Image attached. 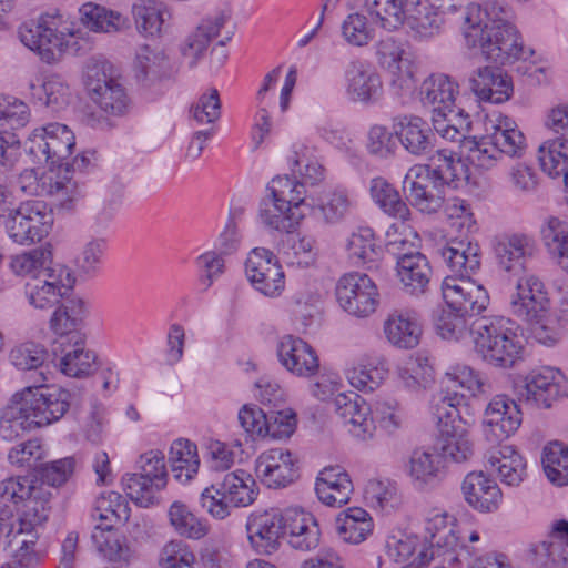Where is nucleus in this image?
Masks as SVG:
<instances>
[{
	"label": "nucleus",
	"instance_id": "nucleus-4",
	"mask_svg": "<svg viewBox=\"0 0 568 568\" xmlns=\"http://www.w3.org/2000/svg\"><path fill=\"white\" fill-rule=\"evenodd\" d=\"M75 34L72 22L59 9L39 14L18 29L20 41L45 63L61 60Z\"/></svg>",
	"mask_w": 568,
	"mask_h": 568
},
{
	"label": "nucleus",
	"instance_id": "nucleus-23",
	"mask_svg": "<svg viewBox=\"0 0 568 568\" xmlns=\"http://www.w3.org/2000/svg\"><path fill=\"white\" fill-rule=\"evenodd\" d=\"M353 490L351 477L341 466H327L316 477L315 493L327 506L341 507L347 504Z\"/></svg>",
	"mask_w": 568,
	"mask_h": 568
},
{
	"label": "nucleus",
	"instance_id": "nucleus-40",
	"mask_svg": "<svg viewBox=\"0 0 568 568\" xmlns=\"http://www.w3.org/2000/svg\"><path fill=\"white\" fill-rule=\"evenodd\" d=\"M85 316V305L81 298H71L60 304L50 318V329L59 336L81 338L78 328Z\"/></svg>",
	"mask_w": 568,
	"mask_h": 568
},
{
	"label": "nucleus",
	"instance_id": "nucleus-62",
	"mask_svg": "<svg viewBox=\"0 0 568 568\" xmlns=\"http://www.w3.org/2000/svg\"><path fill=\"white\" fill-rule=\"evenodd\" d=\"M158 562L160 568H199L195 552L180 539H172L164 544Z\"/></svg>",
	"mask_w": 568,
	"mask_h": 568
},
{
	"label": "nucleus",
	"instance_id": "nucleus-30",
	"mask_svg": "<svg viewBox=\"0 0 568 568\" xmlns=\"http://www.w3.org/2000/svg\"><path fill=\"white\" fill-rule=\"evenodd\" d=\"M396 275L410 294L425 292L432 275V266L427 257L418 251L409 252L396 260Z\"/></svg>",
	"mask_w": 568,
	"mask_h": 568
},
{
	"label": "nucleus",
	"instance_id": "nucleus-27",
	"mask_svg": "<svg viewBox=\"0 0 568 568\" xmlns=\"http://www.w3.org/2000/svg\"><path fill=\"white\" fill-rule=\"evenodd\" d=\"M485 424L496 439L507 438L520 426L521 412L513 399L497 395L485 410Z\"/></svg>",
	"mask_w": 568,
	"mask_h": 568
},
{
	"label": "nucleus",
	"instance_id": "nucleus-25",
	"mask_svg": "<svg viewBox=\"0 0 568 568\" xmlns=\"http://www.w3.org/2000/svg\"><path fill=\"white\" fill-rule=\"evenodd\" d=\"M486 467L508 486H519L527 475L524 457L511 445H499L487 454Z\"/></svg>",
	"mask_w": 568,
	"mask_h": 568
},
{
	"label": "nucleus",
	"instance_id": "nucleus-53",
	"mask_svg": "<svg viewBox=\"0 0 568 568\" xmlns=\"http://www.w3.org/2000/svg\"><path fill=\"white\" fill-rule=\"evenodd\" d=\"M168 517L174 531L182 537L197 540L207 534V526L182 501L171 504Z\"/></svg>",
	"mask_w": 568,
	"mask_h": 568
},
{
	"label": "nucleus",
	"instance_id": "nucleus-61",
	"mask_svg": "<svg viewBox=\"0 0 568 568\" xmlns=\"http://www.w3.org/2000/svg\"><path fill=\"white\" fill-rule=\"evenodd\" d=\"M544 241L559 265L568 272V224L557 217H549L542 230Z\"/></svg>",
	"mask_w": 568,
	"mask_h": 568
},
{
	"label": "nucleus",
	"instance_id": "nucleus-38",
	"mask_svg": "<svg viewBox=\"0 0 568 568\" xmlns=\"http://www.w3.org/2000/svg\"><path fill=\"white\" fill-rule=\"evenodd\" d=\"M423 165L428 169L429 175L444 186L453 184L457 187L459 182L468 178L467 166L463 160L453 151L445 149L436 151L428 158V163Z\"/></svg>",
	"mask_w": 568,
	"mask_h": 568
},
{
	"label": "nucleus",
	"instance_id": "nucleus-1",
	"mask_svg": "<svg viewBox=\"0 0 568 568\" xmlns=\"http://www.w3.org/2000/svg\"><path fill=\"white\" fill-rule=\"evenodd\" d=\"M436 8L444 18L446 14L460 17L467 45L479 49L487 61L506 64L527 59L531 53L524 49L517 30L498 17L504 10L496 2L483 9L468 0H439Z\"/></svg>",
	"mask_w": 568,
	"mask_h": 568
},
{
	"label": "nucleus",
	"instance_id": "nucleus-41",
	"mask_svg": "<svg viewBox=\"0 0 568 568\" xmlns=\"http://www.w3.org/2000/svg\"><path fill=\"white\" fill-rule=\"evenodd\" d=\"M335 524L338 537L353 545L364 541L373 529L369 514L359 507H352L341 513Z\"/></svg>",
	"mask_w": 568,
	"mask_h": 568
},
{
	"label": "nucleus",
	"instance_id": "nucleus-21",
	"mask_svg": "<svg viewBox=\"0 0 568 568\" xmlns=\"http://www.w3.org/2000/svg\"><path fill=\"white\" fill-rule=\"evenodd\" d=\"M459 87L455 80L443 73L427 77L419 89L420 101L432 109L433 115L443 116L455 108Z\"/></svg>",
	"mask_w": 568,
	"mask_h": 568
},
{
	"label": "nucleus",
	"instance_id": "nucleus-59",
	"mask_svg": "<svg viewBox=\"0 0 568 568\" xmlns=\"http://www.w3.org/2000/svg\"><path fill=\"white\" fill-rule=\"evenodd\" d=\"M469 315L462 311L449 307L442 310L435 320V328L437 334L447 341H458L468 334Z\"/></svg>",
	"mask_w": 568,
	"mask_h": 568
},
{
	"label": "nucleus",
	"instance_id": "nucleus-19",
	"mask_svg": "<svg viewBox=\"0 0 568 568\" xmlns=\"http://www.w3.org/2000/svg\"><path fill=\"white\" fill-rule=\"evenodd\" d=\"M277 356L288 372L300 377H312L320 369L315 351L300 337H282L277 346Z\"/></svg>",
	"mask_w": 568,
	"mask_h": 568
},
{
	"label": "nucleus",
	"instance_id": "nucleus-35",
	"mask_svg": "<svg viewBox=\"0 0 568 568\" xmlns=\"http://www.w3.org/2000/svg\"><path fill=\"white\" fill-rule=\"evenodd\" d=\"M405 8V20L420 38H433L440 33L445 18L436 7L427 4L425 0H406Z\"/></svg>",
	"mask_w": 568,
	"mask_h": 568
},
{
	"label": "nucleus",
	"instance_id": "nucleus-22",
	"mask_svg": "<svg viewBox=\"0 0 568 568\" xmlns=\"http://www.w3.org/2000/svg\"><path fill=\"white\" fill-rule=\"evenodd\" d=\"M225 21L224 13L209 16L202 19L197 27L183 39L179 51L190 68H193L203 57L211 41L220 34Z\"/></svg>",
	"mask_w": 568,
	"mask_h": 568
},
{
	"label": "nucleus",
	"instance_id": "nucleus-46",
	"mask_svg": "<svg viewBox=\"0 0 568 568\" xmlns=\"http://www.w3.org/2000/svg\"><path fill=\"white\" fill-rule=\"evenodd\" d=\"M50 507H34L30 505L28 509H22L20 516L13 526L8 544H14V540L26 541V544L38 545L40 531L49 517Z\"/></svg>",
	"mask_w": 568,
	"mask_h": 568
},
{
	"label": "nucleus",
	"instance_id": "nucleus-55",
	"mask_svg": "<svg viewBox=\"0 0 568 568\" xmlns=\"http://www.w3.org/2000/svg\"><path fill=\"white\" fill-rule=\"evenodd\" d=\"M399 377L407 389L418 392L433 384L434 368L428 357L417 354L399 369Z\"/></svg>",
	"mask_w": 568,
	"mask_h": 568
},
{
	"label": "nucleus",
	"instance_id": "nucleus-43",
	"mask_svg": "<svg viewBox=\"0 0 568 568\" xmlns=\"http://www.w3.org/2000/svg\"><path fill=\"white\" fill-rule=\"evenodd\" d=\"M491 129L493 132L489 135L501 158L503 155L521 156L526 146V139L511 119L499 115Z\"/></svg>",
	"mask_w": 568,
	"mask_h": 568
},
{
	"label": "nucleus",
	"instance_id": "nucleus-44",
	"mask_svg": "<svg viewBox=\"0 0 568 568\" xmlns=\"http://www.w3.org/2000/svg\"><path fill=\"white\" fill-rule=\"evenodd\" d=\"M82 24L94 32L114 33L128 26V20L120 12L87 2L80 8Z\"/></svg>",
	"mask_w": 568,
	"mask_h": 568
},
{
	"label": "nucleus",
	"instance_id": "nucleus-39",
	"mask_svg": "<svg viewBox=\"0 0 568 568\" xmlns=\"http://www.w3.org/2000/svg\"><path fill=\"white\" fill-rule=\"evenodd\" d=\"M531 248L530 240L519 234L503 236L495 244V253L499 265L505 271L515 273L525 268V260L530 254Z\"/></svg>",
	"mask_w": 568,
	"mask_h": 568
},
{
	"label": "nucleus",
	"instance_id": "nucleus-49",
	"mask_svg": "<svg viewBox=\"0 0 568 568\" xmlns=\"http://www.w3.org/2000/svg\"><path fill=\"white\" fill-rule=\"evenodd\" d=\"M541 464L547 479L557 487L568 485V445L551 442L542 449Z\"/></svg>",
	"mask_w": 568,
	"mask_h": 568
},
{
	"label": "nucleus",
	"instance_id": "nucleus-14",
	"mask_svg": "<svg viewBox=\"0 0 568 568\" xmlns=\"http://www.w3.org/2000/svg\"><path fill=\"white\" fill-rule=\"evenodd\" d=\"M245 273L252 285L268 297L278 296L285 286V275L275 255L263 247L251 251Z\"/></svg>",
	"mask_w": 568,
	"mask_h": 568
},
{
	"label": "nucleus",
	"instance_id": "nucleus-9",
	"mask_svg": "<svg viewBox=\"0 0 568 568\" xmlns=\"http://www.w3.org/2000/svg\"><path fill=\"white\" fill-rule=\"evenodd\" d=\"M21 190L34 196H49L63 207L71 205L82 196L79 183L72 178L68 166L59 165L40 175L34 170H26L20 174Z\"/></svg>",
	"mask_w": 568,
	"mask_h": 568
},
{
	"label": "nucleus",
	"instance_id": "nucleus-54",
	"mask_svg": "<svg viewBox=\"0 0 568 568\" xmlns=\"http://www.w3.org/2000/svg\"><path fill=\"white\" fill-rule=\"evenodd\" d=\"M36 427L13 394L0 416V437L12 442Z\"/></svg>",
	"mask_w": 568,
	"mask_h": 568
},
{
	"label": "nucleus",
	"instance_id": "nucleus-31",
	"mask_svg": "<svg viewBox=\"0 0 568 568\" xmlns=\"http://www.w3.org/2000/svg\"><path fill=\"white\" fill-rule=\"evenodd\" d=\"M344 79L346 92L354 101L368 102L378 95L382 88L378 74L359 59L347 63Z\"/></svg>",
	"mask_w": 568,
	"mask_h": 568
},
{
	"label": "nucleus",
	"instance_id": "nucleus-63",
	"mask_svg": "<svg viewBox=\"0 0 568 568\" xmlns=\"http://www.w3.org/2000/svg\"><path fill=\"white\" fill-rule=\"evenodd\" d=\"M440 467L438 455L425 450H414L408 462L409 476L418 486L437 479Z\"/></svg>",
	"mask_w": 568,
	"mask_h": 568
},
{
	"label": "nucleus",
	"instance_id": "nucleus-7",
	"mask_svg": "<svg viewBox=\"0 0 568 568\" xmlns=\"http://www.w3.org/2000/svg\"><path fill=\"white\" fill-rule=\"evenodd\" d=\"M83 82L90 100L110 115H123L130 108L125 88L115 78L108 61L90 60L84 69Z\"/></svg>",
	"mask_w": 568,
	"mask_h": 568
},
{
	"label": "nucleus",
	"instance_id": "nucleus-11",
	"mask_svg": "<svg viewBox=\"0 0 568 568\" xmlns=\"http://www.w3.org/2000/svg\"><path fill=\"white\" fill-rule=\"evenodd\" d=\"M335 295L338 305L347 314L359 318L375 313L379 304L378 288L364 273L344 274L336 284Z\"/></svg>",
	"mask_w": 568,
	"mask_h": 568
},
{
	"label": "nucleus",
	"instance_id": "nucleus-36",
	"mask_svg": "<svg viewBox=\"0 0 568 568\" xmlns=\"http://www.w3.org/2000/svg\"><path fill=\"white\" fill-rule=\"evenodd\" d=\"M384 333L394 346L414 348L419 344L422 326L415 315L395 312L385 321Z\"/></svg>",
	"mask_w": 568,
	"mask_h": 568
},
{
	"label": "nucleus",
	"instance_id": "nucleus-2",
	"mask_svg": "<svg viewBox=\"0 0 568 568\" xmlns=\"http://www.w3.org/2000/svg\"><path fill=\"white\" fill-rule=\"evenodd\" d=\"M439 253L453 273L442 284L443 297L449 307L471 316L486 310L489 296L483 285L470 278L480 267V247L477 243L453 239Z\"/></svg>",
	"mask_w": 568,
	"mask_h": 568
},
{
	"label": "nucleus",
	"instance_id": "nucleus-34",
	"mask_svg": "<svg viewBox=\"0 0 568 568\" xmlns=\"http://www.w3.org/2000/svg\"><path fill=\"white\" fill-rule=\"evenodd\" d=\"M258 216L262 224L267 229L291 233L303 221L305 213L294 210L292 206L268 195L261 203Z\"/></svg>",
	"mask_w": 568,
	"mask_h": 568
},
{
	"label": "nucleus",
	"instance_id": "nucleus-12",
	"mask_svg": "<svg viewBox=\"0 0 568 568\" xmlns=\"http://www.w3.org/2000/svg\"><path fill=\"white\" fill-rule=\"evenodd\" d=\"M52 223V213L43 202L28 201L19 204L4 227L13 242L31 245L48 235Z\"/></svg>",
	"mask_w": 568,
	"mask_h": 568
},
{
	"label": "nucleus",
	"instance_id": "nucleus-52",
	"mask_svg": "<svg viewBox=\"0 0 568 568\" xmlns=\"http://www.w3.org/2000/svg\"><path fill=\"white\" fill-rule=\"evenodd\" d=\"M92 517L98 518L102 526L114 527L129 520L130 508L122 495L109 491L97 499Z\"/></svg>",
	"mask_w": 568,
	"mask_h": 568
},
{
	"label": "nucleus",
	"instance_id": "nucleus-47",
	"mask_svg": "<svg viewBox=\"0 0 568 568\" xmlns=\"http://www.w3.org/2000/svg\"><path fill=\"white\" fill-rule=\"evenodd\" d=\"M345 250L355 265L375 264L381 253L375 234L369 227H358L352 232L346 239Z\"/></svg>",
	"mask_w": 568,
	"mask_h": 568
},
{
	"label": "nucleus",
	"instance_id": "nucleus-51",
	"mask_svg": "<svg viewBox=\"0 0 568 568\" xmlns=\"http://www.w3.org/2000/svg\"><path fill=\"white\" fill-rule=\"evenodd\" d=\"M541 170L551 178L568 173V140L548 139L538 149Z\"/></svg>",
	"mask_w": 568,
	"mask_h": 568
},
{
	"label": "nucleus",
	"instance_id": "nucleus-20",
	"mask_svg": "<svg viewBox=\"0 0 568 568\" xmlns=\"http://www.w3.org/2000/svg\"><path fill=\"white\" fill-rule=\"evenodd\" d=\"M425 541L428 552L435 551V558L448 556V560L455 559L454 552L459 547V537L456 529V519L447 513H437L427 519Z\"/></svg>",
	"mask_w": 568,
	"mask_h": 568
},
{
	"label": "nucleus",
	"instance_id": "nucleus-17",
	"mask_svg": "<svg viewBox=\"0 0 568 568\" xmlns=\"http://www.w3.org/2000/svg\"><path fill=\"white\" fill-rule=\"evenodd\" d=\"M252 547L263 555L275 552L285 535L284 511L264 510L251 516L246 525Z\"/></svg>",
	"mask_w": 568,
	"mask_h": 568
},
{
	"label": "nucleus",
	"instance_id": "nucleus-10",
	"mask_svg": "<svg viewBox=\"0 0 568 568\" xmlns=\"http://www.w3.org/2000/svg\"><path fill=\"white\" fill-rule=\"evenodd\" d=\"M519 398L537 408H550L568 395V381L557 368L544 366L530 371L517 384Z\"/></svg>",
	"mask_w": 568,
	"mask_h": 568
},
{
	"label": "nucleus",
	"instance_id": "nucleus-57",
	"mask_svg": "<svg viewBox=\"0 0 568 568\" xmlns=\"http://www.w3.org/2000/svg\"><path fill=\"white\" fill-rule=\"evenodd\" d=\"M71 349H63V356L59 366L61 372L70 377H82L88 375L94 363L95 356L92 352L85 349L82 338L73 341Z\"/></svg>",
	"mask_w": 568,
	"mask_h": 568
},
{
	"label": "nucleus",
	"instance_id": "nucleus-6",
	"mask_svg": "<svg viewBox=\"0 0 568 568\" xmlns=\"http://www.w3.org/2000/svg\"><path fill=\"white\" fill-rule=\"evenodd\" d=\"M258 495L255 479L243 469L227 473L201 495L202 506L215 518L224 519L231 507H247Z\"/></svg>",
	"mask_w": 568,
	"mask_h": 568
},
{
	"label": "nucleus",
	"instance_id": "nucleus-15",
	"mask_svg": "<svg viewBox=\"0 0 568 568\" xmlns=\"http://www.w3.org/2000/svg\"><path fill=\"white\" fill-rule=\"evenodd\" d=\"M428 169L415 164L405 174L403 187L407 199L418 211L436 213L444 204V185L429 175Z\"/></svg>",
	"mask_w": 568,
	"mask_h": 568
},
{
	"label": "nucleus",
	"instance_id": "nucleus-45",
	"mask_svg": "<svg viewBox=\"0 0 568 568\" xmlns=\"http://www.w3.org/2000/svg\"><path fill=\"white\" fill-rule=\"evenodd\" d=\"M169 462L174 477L181 483L189 481L200 468L196 445L184 438L174 440L170 448Z\"/></svg>",
	"mask_w": 568,
	"mask_h": 568
},
{
	"label": "nucleus",
	"instance_id": "nucleus-29",
	"mask_svg": "<svg viewBox=\"0 0 568 568\" xmlns=\"http://www.w3.org/2000/svg\"><path fill=\"white\" fill-rule=\"evenodd\" d=\"M334 405L337 415L345 424L351 426L352 432L357 437L371 435L374 428V419L371 416V407L357 394H337L334 398Z\"/></svg>",
	"mask_w": 568,
	"mask_h": 568
},
{
	"label": "nucleus",
	"instance_id": "nucleus-26",
	"mask_svg": "<svg viewBox=\"0 0 568 568\" xmlns=\"http://www.w3.org/2000/svg\"><path fill=\"white\" fill-rule=\"evenodd\" d=\"M462 489L468 505L483 513L497 509L503 497L497 483L483 471L469 473Z\"/></svg>",
	"mask_w": 568,
	"mask_h": 568
},
{
	"label": "nucleus",
	"instance_id": "nucleus-16",
	"mask_svg": "<svg viewBox=\"0 0 568 568\" xmlns=\"http://www.w3.org/2000/svg\"><path fill=\"white\" fill-rule=\"evenodd\" d=\"M256 476L270 488H282L298 478V467L292 453L284 448L263 452L255 462Z\"/></svg>",
	"mask_w": 568,
	"mask_h": 568
},
{
	"label": "nucleus",
	"instance_id": "nucleus-32",
	"mask_svg": "<svg viewBox=\"0 0 568 568\" xmlns=\"http://www.w3.org/2000/svg\"><path fill=\"white\" fill-rule=\"evenodd\" d=\"M0 496L13 503L24 501L23 509L30 505L49 507L51 493L28 477H9L0 483Z\"/></svg>",
	"mask_w": 568,
	"mask_h": 568
},
{
	"label": "nucleus",
	"instance_id": "nucleus-42",
	"mask_svg": "<svg viewBox=\"0 0 568 568\" xmlns=\"http://www.w3.org/2000/svg\"><path fill=\"white\" fill-rule=\"evenodd\" d=\"M97 550L110 561L129 562L134 550L113 527L97 525L91 535Z\"/></svg>",
	"mask_w": 568,
	"mask_h": 568
},
{
	"label": "nucleus",
	"instance_id": "nucleus-8",
	"mask_svg": "<svg viewBox=\"0 0 568 568\" xmlns=\"http://www.w3.org/2000/svg\"><path fill=\"white\" fill-rule=\"evenodd\" d=\"M45 381L44 373L39 372L37 377L39 385L27 386L14 393L36 428L58 422L70 407L69 393L64 389L44 386Z\"/></svg>",
	"mask_w": 568,
	"mask_h": 568
},
{
	"label": "nucleus",
	"instance_id": "nucleus-28",
	"mask_svg": "<svg viewBox=\"0 0 568 568\" xmlns=\"http://www.w3.org/2000/svg\"><path fill=\"white\" fill-rule=\"evenodd\" d=\"M471 91L483 101L503 103L513 95L511 79L498 68H479L470 79Z\"/></svg>",
	"mask_w": 568,
	"mask_h": 568
},
{
	"label": "nucleus",
	"instance_id": "nucleus-60",
	"mask_svg": "<svg viewBox=\"0 0 568 568\" xmlns=\"http://www.w3.org/2000/svg\"><path fill=\"white\" fill-rule=\"evenodd\" d=\"M48 352L41 344L34 342H24L16 345L9 352V362L19 371H39L42 372Z\"/></svg>",
	"mask_w": 568,
	"mask_h": 568
},
{
	"label": "nucleus",
	"instance_id": "nucleus-48",
	"mask_svg": "<svg viewBox=\"0 0 568 568\" xmlns=\"http://www.w3.org/2000/svg\"><path fill=\"white\" fill-rule=\"evenodd\" d=\"M135 67L143 77L153 79L171 78L178 71L164 49L150 45H142L139 49Z\"/></svg>",
	"mask_w": 568,
	"mask_h": 568
},
{
	"label": "nucleus",
	"instance_id": "nucleus-33",
	"mask_svg": "<svg viewBox=\"0 0 568 568\" xmlns=\"http://www.w3.org/2000/svg\"><path fill=\"white\" fill-rule=\"evenodd\" d=\"M395 133L406 151L425 155L433 148V133L428 123L419 116H404L395 124Z\"/></svg>",
	"mask_w": 568,
	"mask_h": 568
},
{
	"label": "nucleus",
	"instance_id": "nucleus-24",
	"mask_svg": "<svg viewBox=\"0 0 568 568\" xmlns=\"http://www.w3.org/2000/svg\"><path fill=\"white\" fill-rule=\"evenodd\" d=\"M376 57L378 64L390 73L403 78L409 87L413 80L414 55L407 42L386 37L376 44Z\"/></svg>",
	"mask_w": 568,
	"mask_h": 568
},
{
	"label": "nucleus",
	"instance_id": "nucleus-13",
	"mask_svg": "<svg viewBox=\"0 0 568 568\" xmlns=\"http://www.w3.org/2000/svg\"><path fill=\"white\" fill-rule=\"evenodd\" d=\"M28 150L38 160L51 164L68 159L75 145L73 132L61 123H49L36 129L27 141Z\"/></svg>",
	"mask_w": 568,
	"mask_h": 568
},
{
	"label": "nucleus",
	"instance_id": "nucleus-50",
	"mask_svg": "<svg viewBox=\"0 0 568 568\" xmlns=\"http://www.w3.org/2000/svg\"><path fill=\"white\" fill-rule=\"evenodd\" d=\"M371 196L376 204L389 216L406 221L410 211L402 200L397 190L383 178H375L371 182Z\"/></svg>",
	"mask_w": 568,
	"mask_h": 568
},
{
	"label": "nucleus",
	"instance_id": "nucleus-3",
	"mask_svg": "<svg viewBox=\"0 0 568 568\" xmlns=\"http://www.w3.org/2000/svg\"><path fill=\"white\" fill-rule=\"evenodd\" d=\"M470 333L476 353L489 365L510 368L521 358L524 337L510 318L480 317L471 323Z\"/></svg>",
	"mask_w": 568,
	"mask_h": 568
},
{
	"label": "nucleus",
	"instance_id": "nucleus-58",
	"mask_svg": "<svg viewBox=\"0 0 568 568\" xmlns=\"http://www.w3.org/2000/svg\"><path fill=\"white\" fill-rule=\"evenodd\" d=\"M439 450L442 456L455 463L467 462L474 454V445L464 429L440 433Z\"/></svg>",
	"mask_w": 568,
	"mask_h": 568
},
{
	"label": "nucleus",
	"instance_id": "nucleus-56",
	"mask_svg": "<svg viewBox=\"0 0 568 568\" xmlns=\"http://www.w3.org/2000/svg\"><path fill=\"white\" fill-rule=\"evenodd\" d=\"M536 565L545 568H566L568 567V549L562 542L552 535L534 544L530 548Z\"/></svg>",
	"mask_w": 568,
	"mask_h": 568
},
{
	"label": "nucleus",
	"instance_id": "nucleus-18",
	"mask_svg": "<svg viewBox=\"0 0 568 568\" xmlns=\"http://www.w3.org/2000/svg\"><path fill=\"white\" fill-rule=\"evenodd\" d=\"M285 535L292 548L311 551L320 545L321 529L315 517L298 507L284 510Z\"/></svg>",
	"mask_w": 568,
	"mask_h": 568
},
{
	"label": "nucleus",
	"instance_id": "nucleus-5",
	"mask_svg": "<svg viewBox=\"0 0 568 568\" xmlns=\"http://www.w3.org/2000/svg\"><path fill=\"white\" fill-rule=\"evenodd\" d=\"M509 304L513 315L530 326L536 341L541 344L556 341L555 331L549 326V300L544 284L537 277H520Z\"/></svg>",
	"mask_w": 568,
	"mask_h": 568
},
{
	"label": "nucleus",
	"instance_id": "nucleus-37",
	"mask_svg": "<svg viewBox=\"0 0 568 568\" xmlns=\"http://www.w3.org/2000/svg\"><path fill=\"white\" fill-rule=\"evenodd\" d=\"M131 12L136 30L149 37L161 36L171 17L166 7L158 0H138Z\"/></svg>",
	"mask_w": 568,
	"mask_h": 568
},
{
	"label": "nucleus",
	"instance_id": "nucleus-64",
	"mask_svg": "<svg viewBox=\"0 0 568 568\" xmlns=\"http://www.w3.org/2000/svg\"><path fill=\"white\" fill-rule=\"evenodd\" d=\"M267 191L278 202H283L294 210L302 211L305 201L303 182L297 181L295 178L291 179L288 175L276 176L268 183Z\"/></svg>",
	"mask_w": 568,
	"mask_h": 568
}]
</instances>
